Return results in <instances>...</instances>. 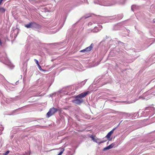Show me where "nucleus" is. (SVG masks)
Masks as SVG:
<instances>
[{
	"mask_svg": "<svg viewBox=\"0 0 155 155\" xmlns=\"http://www.w3.org/2000/svg\"><path fill=\"white\" fill-rule=\"evenodd\" d=\"M0 61L6 65L11 69H12L14 67L7 58L6 54L2 49H0Z\"/></svg>",
	"mask_w": 155,
	"mask_h": 155,
	"instance_id": "nucleus-1",
	"label": "nucleus"
},
{
	"mask_svg": "<svg viewBox=\"0 0 155 155\" xmlns=\"http://www.w3.org/2000/svg\"><path fill=\"white\" fill-rule=\"evenodd\" d=\"M74 87L73 86H69L62 88L60 92V93L64 94L65 95H73L74 94Z\"/></svg>",
	"mask_w": 155,
	"mask_h": 155,
	"instance_id": "nucleus-2",
	"label": "nucleus"
},
{
	"mask_svg": "<svg viewBox=\"0 0 155 155\" xmlns=\"http://www.w3.org/2000/svg\"><path fill=\"white\" fill-rule=\"evenodd\" d=\"M145 111L142 112L143 116H149V117L152 116L155 113V108L153 107H146L144 110Z\"/></svg>",
	"mask_w": 155,
	"mask_h": 155,
	"instance_id": "nucleus-3",
	"label": "nucleus"
},
{
	"mask_svg": "<svg viewBox=\"0 0 155 155\" xmlns=\"http://www.w3.org/2000/svg\"><path fill=\"white\" fill-rule=\"evenodd\" d=\"M25 26L27 28H31L39 29L41 28V26L40 25L34 22H31L28 24L25 25Z\"/></svg>",
	"mask_w": 155,
	"mask_h": 155,
	"instance_id": "nucleus-4",
	"label": "nucleus"
},
{
	"mask_svg": "<svg viewBox=\"0 0 155 155\" xmlns=\"http://www.w3.org/2000/svg\"><path fill=\"white\" fill-rule=\"evenodd\" d=\"M71 98H75V99L74 100H72L71 101V102L76 104L77 105H80L81 103L84 102V101L82 99H78V97H77L76 96H72L70 97Z\"/></svg>",
	"mask_w": 155,
	"mask_h": 155,
	"instance_id": "nucleus-5",
	"label": "nucleus"
},
{
	"mask_svg": "<svg viewBox=\"0 0 155 155\" xmlns=\"http://www.w3.org/2000/svg\"><path fill=\"white\" fill-rule=\"evenodd\" d=\"M58 110V109H57L54 107L51 108L46 114L47 117H50L57 112Z\"/></svg>",
	"mask_w": 155,
	"mask_h": 155,
	"instance_id": "nucleus-6",
	"label": "nucleus"
},
{
	"mask_svg": "<svg viewBox=\"0 0 155 155\" xmlns=\"http://www.w3.org/2000/svg\"><path fill=\"white\" fill-rule=\"evenodd\" d=\"M89 93V92L88 91H86L82 93L81 94H80L76 96L77 97H78L79 98H80L81 99L82 98L85 97Z\"/></svg>",
	"mask_w": 155,
	"mask_h": 155,
	"instance_id": "nucleus-7",
	"label": "nucleus"
},
{
	"mask_svg": "<svg viewBox=\"0 0 155 155\" xmlns=\"http://www.w3.org/2000/svg\"><path fill=\"white\" fill-rule=\"evenodd\" d=\"M117 128L116 127L113 128L109 132L106 136V137L107 138H109L111 135L113 133L114 130Z\"/></svg>",
	"mask_w": 155,
	"mask_h": 155,
	"instance_id": "nucleus-8",
	"label": "nucleus"
},
{
	"mask_svg": "<svg viewBox=\"0 0 155 155\" xmlns=\"http://www.w3.org/2000/svg\"><path fill=\"white\" fill-rule=\"evenodd\" d=\"M105 43V41H101L99 44L98 47L100 48H106V46H105V45H104Z\"/></svg>",
	"mask_w": 155,
	"mask_h": 155,
	"instance_id": "nucleus-9",
	"label": "nucleus"
},
{
	"mask_svg": "<svg viewBox=\"0 0 155 155\" xmlns=\"http://www.w3.org/2000/svg\"><path fill=\"white\" fill-rule=\"evenodd\" d=\"M114 146V144L113 143H112L109 146L105 147L104 149V150H109V149H111Z\"/></svg>",
	"mask_w": 155,
	"mask_h": 155,
	"instance_id": "nucleus-10",
	"label": "nucleus"
},
{
	"mask_svg": "<svg viewBox=\"0 0 155 155\" xmlns=\"http://www.w3.org/2000/svg\"><path fill=\"white\" fill-rule=\"evenodd\" d=\"M6 79L2 75L0 74V83L1 82H4L5 81Z\"/></svg>",
	"mask_w": 155,
	"mask_h": 155,
	"instance_id": "nucleus-11",
	"label": "nucleus"
},
{
	"mask_svg": "<svg viewBox=\"0 0 155 155\" xmlns=\"http://www.w3.org/2000/svg\"><path fill=\"white\" fill-rule=\"evenodd\" d=\"M92 49H83L80 51L81 52H84L85 53H87L88 52L91 51Z\"/></svg>",
	"mask_w": 155,
	"mask_h": 155,
	"instance_id": "nucleus-12",
	"label": "nucleus"
},
{
	"mask_svg": "<svg viewBox=\"0 0 155 155\" xmlns=\"http://www.w3.org/2000/svg\"><path fill=\"white\" fill-rule=\"evenodd\" d=\"M115 52V51H114V50H112L111 51L110 53H109V55L110 56H114V53Z\"/></svg>",
	"mask_w": 155,
	"mask_h": 155,
	"instance_id": "nucleus-13",
	"label": "nucleus"
},
{
	"mask_svg": "<svg viewBox=\"0 0 155 155\" xmlns=\"http://www.w3.org/2000/svg\"><path fill=\"white\" fill-rule=\"evenodd\" d=\"M118 44L120 46H125L126 45H127L126 44L122 42H121L120 41L118 42Z\"/></svg>",
	"mask_w": 155,
	"mask_h": 155,
	"instance_id": "nucleus-14",
	"label": "nucleus"
},
{
	"mask_svg": "<svg viewBox=\"0 0 155 155\" xmlns=\"http://www.w3.org/2000/svg\"><path fill=\"white\" fill-rule=\"evenodd\" d=\"M87 80H85L84 81L81 82L80 83L79 85L80 86V85H81V86H82L84 85V84H85V83H86V82L87 81Z\"/></svg>",
	"mask_w": 155,
	"mask_h": 155,
	"instance_id": "nucleus-15",
	"label": "nucleus"
},
{
	"mask_svg": "<svg viewBox=\"0 0 155 155\" xmlns=\"http://www.w3.org/2000/svg\"><path fill=\"white\" fill-rule=\"evenodd\" d=\"M5 11V9L3 8H0V11L1 12L4 13Z\"/></svg>",
	"mask_w": 155,
	"mask_h": 155,
	"instance_id": "nucleus-16",
	"label": "nucleus"
},
{
	"mask_svg": "<svg viewBox=\"0 0 155 155\" xmlns=\"http://www.w3.org/2000/svg\"><path fill=\"white\" fill-rule=\"evenodd\" d=\"M91 137L92 139V140H93L94 141L97 143V140L94 137L93 135H91Z\"/></svg>",
	"mask_w": 155,
	"mask_h": 155,
	"instance_id": "nucleus-17",
	"label": "nucleus"
},
{
	"mask_svg": "<svg viewBox=\"0 0 155 155\" xmlns=\"http://www.w3.org/2000/svg\"><path fill=\"white\" fill-rule=\"evenodd\" d=\"M24 67L22 68V69L23 71H24L26 69V67H27V64L25 63L24 64Z\"/></svg>",
	"mask_w": 155,
	"mask_h": 155,
	"instance_id": "nucleus-18",
	"label": "nucleus"
},
{
	"mask_svg": "<svg viewBox=\"0 0 155 155\" xmlns=\"http://www.w3.org/2000/svg\"><path fill=\"white\" fill-rule=\"evenodd\" d=\"M94 45V44L92 43L90 46L85 48H92L93 47Z\"/></svg>",
	"mask_w": 155,
	"mask_h": 155,
	"instance_id": "nucleus-19",
	"label": "nucleus"
},
{
	"mask_svg": "<svg viewBox=\"0 0 155 155\" xmlns=\"http://www.w3.org/2000/svg\"><path fill=\"white\" fill-rule=\"evenodd\" d=\"M146 95V94H143V95L141 96H140L139 97L140 98H142V99H147V98H146L145 97H144V96Z\"/></svg>",
	"mask_w": 155,
	"mask_h": 155,
	"instance_id": "nucleus-20",
	"label": "nucleus"
},
{
	"mask_svg": "<svg viewBox=\"0 0 155 155\" xmlns=\"http://www.w3.org/2000/svg\"><path fill=\"white\" fill-rule=\"evenodd\" d=\"M64 150V148H63L62 150H61V151L57 155H61L62 154V153H63Z\"/></svg>",
	"mask_w": 155,
	"mask_h": 155,
	"instance_id": "nucleus-21",
	"label": "nucleus"
},
{
	"mask_svg": "<svg viewBox=\"0 0 155 155\" xmlns=\"http://www.w3.org/2000/svg\"><path fill=\"white\" fill-rule=\"evenodd\" d=\"M101 5H103V6H111L112 5L110 4H105V3H104V4H101Z\"/></svg>",
	"mask_w": 155,
	"mask_h": 155,
	"instance_id": "nucleus-22",
	"label": "nucleus"
},
{
	"mask_svg": "<svg viewBox=\"0 0 155 155\" xmlns=\"http://www.w3.org/2000/svg\"><path fill=\"white\" fill-rule=\"evenodd\" d=\"M10 152V151L9 150L7 151L6 152L3 153V155H8Z\"/></svg>",
	"mask_w": 155,
	"mask_h": 155,
	"instance_id": "nucleus-23",
	"label": "nucleus"
},
{
	"mask_svg": "<svg viewBox=\"0 0 155 155\" xmlns=\"http://www.w3.org/2000/svg\"><path fill=\"white\" fill-rule=\"evenodd\" d=\"M56 93H54L53 94H50V97H52L53 96L56 95Z\"/></svg>",
	"mask_w": 155,
	"mask_h": 155,
	"instance_id": "nucleus-24",
	"label": "nucleus"
},
{
	"mask_svg": "<svg viewBox=\"0 0 155 155\" xmlns=\"http://www.w3.org/2000/svg\"><path fill=\"white\" fill-rule=\"evenodd\" d=\"M3 129H4V128L2 127H1L0 128V135L2 134V131L3 130Z\"/></svg>",
	"mask_w": 155,
	"mask_h": 155,
	"instance_id": "nucleus-25",
	"label": "nucleus"
},
{
	"mask_svg": "<svg viewBox=\"0 0 155 155\" xmlns=\"http://www.w3.org/2000/svg\"><path fill=\"white\" fill-rule=\"evenodd\" d=\"M34 61L35 62V63H36V64H37L38 65L39 64H38V60H37L36 59H34Z\"/></svg>",
	"mask_w": 155,
	"mask_h": 155,
	"instance_id": "nucleus-26",
	"label": "nucleus"
},
{
	"mask_svg": "<svg viewBox=\"0 0 155 155\" xmlns=\"http://www.w3.org/2000/svg\"><path fill=\"white\" fill-rule=\"evenodd\" d=\"M38 65V67L39 69L41 71L42 70V68H41V66L40 65H39V64Z\"/></svg>",
	"mask_w": 155,
	"mask_h": 155,
	"instance_id": "nucleus-27",
	"label": "nucleus"
},
{
	"mask_svg": "<svg viewBox=\"0 0 155 155\" xmlns=\"http://www.w3.org/2000/svg\"><path fill=\"white\" fill-rule=\"evenodd\" d=\"M135 6L134 5H133L131 6V9L133 11H134V9L135 8Z\"/></svg>",
	"mask_w": 155,
	"mask_h": 155,
	"instance_id": "nucleus-28",
	"label": "nucleus"
},
{
	"mask_svg": "<svg viewBox=\"0 0 155 155\" xmlns=\"http://www.w3.org/2000/svg\"><path fill=\"white\" fill-rule=\"evenodd\" d=\"M3 1L2 0H0V5L2 4V3Z\"/></svg>",
	"mask_w": 155,
	"mask_h": 155,
	"instance_id": "nucleus-29",
	"label": "nucleus"
},
{
	"mask_svg": "<svg viewBox=\"0 0 155 155\" xmlns=\"http://www.w3.org/2000/svg\"><path fill=\"white\" fill-rule=\"evenodd\" d=\"M80 3L79 4H78V5H80L81 4H82V3H83V2L82 1H81L80 2Z\"/></svg>",
	"mask_w": 155,
	"mask_h": 155,
	"instance_id": "nucleus-30",
	"label": "nucleus"
},
{
	"mask_svg": "<svg viewBox=\"0 0 155 155\" xmlns=\"http://www.w3.org/2000/svg\"><path fill=\"white\" fill-rule=\"evenodd\" d=\"M106 140L105 141H101L100 142V143H99V144H100L101 143H104V142H105Z\"/></svg>",
	"mask_w": 155,
	"mask_h": 155,
	"instance_id": "nucleus-31",
	"label": "nucleus"
},
{
	"mask_svg": "<svg viewBox=\"0 0 155 155\" xmlns=\"http://www.w3.org/2000/svg\"><path fill=\"white\" fill-rule=\"evenodd\" d=\"M14 137V135H12L11 136V139H12Z\"/></svg>",
	"mask_w": 155,
	"mask_h": 155,
	"instance_id": "nucleus-32",
	"label": "nucleus"
},
{
	"mask_svg": "<svg viewBox=\"0 0 155 155\" xmlns=\"http://www.w3.org/2000/svg\"><path fill=\"white\" fill-rule=\"evenodd\" d=\"M1 44H2V42H1V40L0 39V45H1Z\"/></svg>",
	"mask_w": 155,
	"mask_h": 155,
	"instance_id": "nucleus-33",
	"label": "nucleus"
},
{
	"mask_svg": "<svg viewBox=\"0 0 155 155\" xmlns=\"http://www.w3.org/2000/svg\"><path fill=\"white\" fill-rule=\"evenodd\" d=\"M41 71H46V70H43V69H42V70Z\"/></svg>",
	"mask_w": 155,
	"mask_h": 155,
	"instance_id": "nucleus-34",
	"label": "nucleus"
},
{
	"mask_svg": "<svg viewBox=\"0 0 155 155\" xmlns=\"http://www.w3.org/2000/svg\"><path fill=\"white\" fill-rule=\"evenodd\" d=\"M57 32V31H53V33H55L56 32Z\"/></svg>",
	"mask_w": 155,
	"mask_h": 155,
	"instance_id": "nucleus-35",
	"label": "nucleus"
},
{
	"mask_svg": "<svg viewBox=\"0 0 155 155\" xmlns=\"http://www.w3.org/2000/svg\"><path fill=\"white\" fill-rule=\"evenodd\" d=\"M122 17H122V16H121V18H118V19H121V18Z\"/></svg>",
	"mask_w": 155,
	"mask_h": 155,
	"instance_id": "nucleus-36",
	"label": "nucleus"
},
{
	"mask_svg": "<svg viewBox=\"0 0 155 155\" xmlns=\"http://www.w3.org/2000/svg\"><path fill=\"white\" fill-rule=\"evenodd\" d=\"M18 81H17V82H16V84H17V83H18Z\"/></svg>",
	"mask_w": 155,
	"mask_h": 155,
	"instance_id": "nucleus-37",
	"label": "nucleus"
},
{
	"mask_svg": "<svg viewBox=\"0 0 155 155\" xmlns=\"http://www.w3.org/2000/svg\"><path fill=\"white\" fill-rule=\"evenodd\" d=\"M93 32H96L95 31H93Z\"/></svg>",
	"mask_w": 155,
	"mask_h": 155,
	"instance_id": "nucleus-38",
	"label": "nucleus"
}]
</instances>
